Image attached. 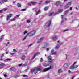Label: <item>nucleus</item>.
I'll return each instance as SVG.
<instances>
[{
    "instance_id": "obj_1",
    "label": "nucleus",
    "mask_w": 79,
    "mask_h": 79,
    "mask_svg": "<svg viewBox=\"0 0 79 79\" xmlns=\"http://www.w3.org/2000/svg\"><path fill=\"white\" fill-rule=\"evenodd\" d=\"M41 70V68H40V66H39L35 68L34 69H32L31 70V73L32 74L33 73H34V74H35L37 73V71H40Z\"/></svg>"
},
{
    "instance_id": "obj_2",
    "label": "nucleus",
    "mask_w": 79,
    "mask_h": 79,
    "mask_svg": "<svg viewBox=\"0 0 79 79\" xmlns=\"http://www.w3.org/2000/svg\"><path fill=\"white\" fill-rule=\"evenodd\" d=\"M35 34V30H33L30 33L27 34V35L29 36V37H32Z\"/></svg>"
},
{
    "instance_id": "obj_3",
    "label": "nucleus",
    "mask_w": 79,
    "mask_h": 79,
    "mask_svg": "<svg viewBox=\"0 0 79 79\" xmlns=\"http://www.w3.org/2000/svg\"><path fill=\"white\" fill-rule=\"evenodd\" d=\"M51 20H49L45 24L44 26V27H49L51 25Z\"/></svg>"
},
{
    "instance_id": "obj_4",
    "label": "nucleus",
    "mask_w": 79,
    "mask_h": 79,
    "mask_svg": "<svg viewBox=\"0 0 79 79\" xmlns=\"http://www.w3.org/2000/svg\"><path fill=\"white\" fill-rule=\"evenodd\" d=\"M53 68V66L51 65L49 67H48L47 68L44 69L43 70V72H46V71H49L50 69H52V68Z\"/></svg>"
},
{
    "instance_id": "obj_5",
    "label": "nucleus",
    "mask_w": 79,
    "mask_h": 79,
    "mask_svg": "<svg viewBox=\"0 0 79 79\" xmlns=\"http://www.w3.org/2000/svg\"><path fill=\"white\" fill-rule=\"evenodd\" d=\"M47 58L49 63H52V62H53V61H54V59H52V57H51L50 56H48L47 57Z\"/></svg>"
},
{
    "instance_id": "obj_6",
    "label": "nucleus",
    "mask_w": 79,
    "mask_h": 79,
    "mask_svg": "<svg viewBox=\"0 0 79 79\" xmlns=\"http://www.w3.org/2000/svg\"><path fill=\"white\" fill-rule=\"evenodd\" d=\"M76 62H74L73 64L70 67V69H74V68H77V67H78V66L75 65V64H76Z\"/></svg>"
},
{
    "instance_id": "obj_7",
    "label": "nucleus",
    "mask_w": 79,
    "mask_h": 79,
    "mask_svg": "<svg viewBox=\"0 0 79 79\" xmlns=\"http://www.w3.org/2000/svg\"><path fill=\"white\" fill-rule=\"evenodd\" d=\"M71 5V2H70L68 3L65 6V8H68Z\"/></svg>"
},
{
    "instance_id": "obj_8",
    "label": "nucleus",
    "mask_w": 79,
    "mask_h": 79,
    "mask_svg": "<svg viewBox=\"0 0 79 79\" xmlns=\"http://www.w3.org/2000/svg\"><path fill=\"white\" fill-rule=\"evenodd\" d=\"M57 43H60V44H57V46L56 47V50H57V49H58V48H59V47H60V44H62L61 43H60V40H59L57 41Z\"/></svg>"
},
{
    "instance_id": "obj_9",
    "label": "nucleus",
    "mask_w": 79,
    "mask_h": 79,
    "mask_svg": "<svg viewBox=\"0 0 79 79\" xmlns=\"http://www.w3.org/2000/svg\"><path fill=\"white\" fill-rule=\"evenodd\" d=\"M44 39V38L43 37H41V38L37 42V43H40V42H41V41H42Z\"/></svg>"
},
{
    "instance_id": "obj_10",
    "label": "nucleus",
    "mask_w": 79,
    "mask_h": 79,
    "mask_svg": "<svg viewBox=\"0 0 79 79\" xmlns=\"http://www.w3.org/2000/svg\"><path fill=\"white\" fill-rule=\"evenodd\" d=\"M39 54H40V52H37L35 54L33 57V59H34V58H35L36 56H37V55H39Z\"/></svg>"
},
{
    "instance_id": "obj_11",
    "label": "nucleus",
    "mask_w": 79,
    "mask_h": 79,
    "mask_svg": "<svg viewBox=\"0 0 79 79\" xmlns=\"http://www.w3.org/2000/svg\"><path fill=\"white\" fill-rule=\"evenodd\" d=\"M21 59L23 61L24 60L26 59V56H25V55L22 56L21 58Z\"/></svg>"
},
{
    "instance_id": "obj_12",
    "label": "nucleus",
    "mask_w": 79,
    "mask_h": 79,
    "mask_svg": "<svg viewBox=\"0 0 79 79\" xmlns=\"http://www.w3.org/2000/svg\"><path fill=\"white\" fill-rule=\"evenodd\" d=\"M10 71H15L16 69L14 67H11L10 69Z\"/></svg>"
},
{
    "instance_id": "obj_13",
    "label": "nucleus",
    "mask_w": 79,
    "mask_h": 79,
    "mask_svg": "<svg viewBox=\"0 0 79 79\" xmlns=\"http://www.w3.org/2000/svg\"><path fill=\"white\" fill-rule=\"evenodd\" d=\"M60 4V1H57L56 2L55 4V5H59Z\"/></svg>"
},
{
    "instance_id": "obj_14",
    "label": "nucleus",
    "mask_w": 79,
    "mask_h": 79,
    "mask_svg": "<svg viewBox=\"0 0 79 79\" xmlns=\"http://www.w3.org/2000/svg\"><path fill=\"white\" fill-rule=\"evenodd\" d=\"M49 65V64H45V63H43V65L44 67H47V66H48Z\"/></svg>"
},
{
    "instance_id": "obj_15",
    "label": "nucleus",
    "mask_w": 79,
    "mask_h": 79,
    "mask_svg": "<svg viewBox=\"0 0 79 79\" xmlns=\"http://www.w3.org/2000/svg\"><path fill=\"white\" fill-rule=\"evenodd\" d=\"M51 53L52 55H55L56 54V52H54V50H52L51 51Z\"/></svg>"
},
{
    "instance_id": "obj_16",
    "label": "nucleus",
    "mask_w": 79,
    "mask_h": 79,
    "mask_svg": "<svg viewBox=\"0 0 79 79\" xmlns=\"http://www.w3.org/2000/svg\"><path fill=\"white\" fill-rule=\"evenodd\" d=\"M17 18V17H15L14 18L11 19V20H10V21H15V20H16V19Z\"/></svg>"
},
{
    "instance_id": "obj_17",
    "label": "nucleus",
    "mask_w": 79,
    "mask_h": 79,
    "mask_svg": "<svg viewBox=\"0 0 79 79\" xmlns=\"http://www.w3.org/2000/svg\"><path fill=\"white\" fill-rule=\"evenodd\" d=\"M57 39V38L56 37H55L52 38V40H56Z\"/></svg>"
},
{
    "instance_id": "obj_18",
    "label": "nucleus",
    "mask_w": 79,
    "mask_h": 79,
    "mask_svg": "<svg viewBox=\"0 0 79 79\" xmlns=\"http://www.w3.org/2000/svg\"><path fill=\"white\" fill-rule=\"evenodd\" d=\"M63 11V9H59L57 13H61V12H62Z\"/></svg>"
},
{
    "instance_id": "obj_19",
    "label": "nucleus",
    "mask_w": 79,
    "mask_h": 79,
    "mask_svg": "<svg viewBox=\"0 0 79 79\" xmlns=\"http://www.w3.org/2000/svg\"><path fill=\"white\" fill-rule=\"evenodd\" d=\"M31 5H35L36 4V2H31Z\"/></svg>"
},
{
    "instance_id": "obj_20",
    "label": "nucleus",
    "mask_w": 79,
    "mask_h": 79,
    "mask_svg": "<svg viewBox=\"0 0 79 79\" xmlns=\"http://www.w3.org/2000/svg\"><path fill=\"white\" fill-rule=\"evenodd\" d=\"M50 1H47L45 2V4H48V3H50Z\"/></svg>"
},
{
    "instance_id": "obj_21",
    "label": "nucleus",
    "mask_w": 79,
    "mask_h": 79,
    "mask_svg": "<svg viewBox=\"0 0 79 79\" xmlns=\"http://www.w3.org/2000/svg\"><path fill=\"white\" fill-rule=\"evenodd\" d=\"M4 56V54H2V55L0 56L1 58V59H0V60H3L2 58Z\"/></svg>"
},
{
    "instance_id": "obj_22",
    "label": "nucleus",
    "mask_w": 79,
    "mask_h": 79,
    "mask_svg": "<svg viewBox=\"0 0 79 79\" xmlns=\"http://www.w3.org/2000/svg\"><path fill=\"white\" fill-rule=\"evenodd\" d=\"M53 14H54V13H53V12H51L49 15L48 16H52V15H53Z\"/></svg>"
},
{
    "instance_id": "obj_23",
    "label": "nucleus",
    "mask_w": 79,
    "mask_h": 79,
    "mask_svg": "<svg viewBox=\"0 0 79 79\" xmlns=\"http://www.w3.org/2000/svg\"><path fill=\"white\" fill-rule=\"evenodd\" d=\"M40 12H41L40 10H39L36 13V15H38V14H39V13H40Z\"/></svg>"
},
{
    "instance_id": "obj_24",
    "label": "nucleus",
    "mask_w": 79,
    "mask_h": 79,
    "mask_svg": "<svg viewBox=\"0 0 79 79\" xmlns=\"http://www.w3.org/2000/svg\"><path fill=\"white\" fill-rule=\"evenodd\" d=\"M7 10H8V8H6L2 9V11H6Z\"/></svg>"
},
{
    "instance_id": "obj_25",
    "label": "nucleus",
    "mask_w": 79,
    "mask_h": 79,
    "mask_svg": "<svg viewBox=\"0 0 79 79\" xmlns=\"http://www.w3.org/2000/svg\"><path fill=\"white\" fill-rule=\"evenodd\" d=\"M7 16H8L10 17V18H11V17H12V16H13V14H10L7 15Z\"/></svg>"
},
{
    "instance_id": "obj_26",
    "label": "nucleus",
    "mask_w": 79,
    "mask_h": 79,
    "mask_svg": "<svg viewBox=\"0 0 79 79\" xmlns=\"http://www.w3.org/2000/svg\"><path fill=\"white\" fill-rule=\"evenodd\" d=\"M10 17H9V16H8V15H7V19L6 20L7 21H8L10 19Z\"/></svg>"
},
{
    "instance_id": "obj_27",
    "label": "nucleus",
    "mask_w": 79,
    "mask_h": 79,
    "mask_svg": "<svg viewBox=\"0 0 79 79\" xmlns=\"http://www.w3.org/2000/svg\"><path fill=\"white\" fill-rule=\"evenodd\" d=\"M62 72V70H61V69H58V73H61V72Z\"/></svg>"
},
{
    "instance_id": "obj_28",
    "label": "nucleus",
    "mask_w": 79,
    "mask_h": 79,
    "mask_svg": "<svg viewBox=\"0 0 79 79\" xmlns=\"http://www.w3.org/2000/svg\"><path fill=\"white\" fill-rule=\"evenodd\" d=\"M8 60H11V59H6L5 60H4V61H5L6 62H7V61H8Z\"/></svg>"
},
{
    "instance_id": "obj_29",
    "label": "nucleus",
    "mask_w": 79,
    "mask_h": 79,
    "mask_svg": "<svg viewBox=\"0 0 79 79\" xmlns=\"http://www.w3.org/2000/svg\"><path fill=\"white\" fill-rule=\"evenodd\" d=\"M8 2V0H2V3H5V2Z\"/></svg>"
},
{
    "instance_id": "obj_30",
    "label": "nucleus",
    "mask_w": 79,
    "mask_h": 79,
    "mask_svg": "<svg viewBox=\"0 0 79 79\" xmlns=\"http://www.w3.org/2000/svg\"><path fill=\"white\" fill-rule=\"evenodd\" d=\"M27 36H28L27 35V36H26V37H25L22 40V41H24L26 39V38L27 37Z\"/></svg>"
},
{
    "instance_id": "obj_31",
    "label": "nucleus",
    "mask_w": 79,
    "mask_h": 79,
    "mask_svg": "<svg viewBox=\"0 0 79 79\" xmlns=\"http://www.w3.org/2000/svg\"><path fill=\"white\" fill-rule=\"evenodd\" d=\"M48 7H45L44 9V10H45V11H47V10H48Z\"/></svg>"
},
{
    "instance_id": "obj_32",
    "label": "nucleus",
    "mask_w": 79,
    "mask_h": 79,
    "mask_svg": "<svg viewBox=\"0 0 79 79\" xmlns=\"http://www.w3.org/2000/svg\"><path fill=\"white\" fill-rule=\"evenodd\" d=\"M0 66H5V64H3L2 63L0 62Z\"/></svg>"
},
{
    "instance_id": "obj_33",
    "label": "nucleus",
    "mask_w": 79,
    "mask_h": 79,
    "mask_svg": "<svg viewBox=\"0 0 79 79\" xmlns=\"http://www.w3.org/2000/svg\"><path fill=\"white\" fill-rule=\"evenodd\" d=\"M17 6H18V7H21V5L19 3L17 4Z\"/></svg>"
},
{
    "instance_id": "obj_34",
    "label": "nucleus",
    "mask_w": 79,
    "mask_h": 79,
    "mask_svg": "<svg viewBox=\"0 0 79 79\" xmlns=\"http://www.w3.org/2000/svg\"><path fill=\"white\" fill-rule=\"evenodd\" d=\"M27 31H26L24 32L23 34L25 35L26 34H27Z\"/></svg>"
},
{
    "instance_id": "obj_35",
    "label": "nucleus",
    "mask_w": 79,
    "mask_h": 79,
    "mask_svg": "<svg viewBox=\"0 0 79 79\" xmlns=\"http://www.w3.org/2000/svg\"><path fill=\"white\" fill-rule=\"evenodd\" d=\"M69 10H67L65 11V13L66 14V13H68L69 12Z\"/></svg>"
},
{
    "instance_id": "obj_36",
    "label": "nucleus",
    "mask_w": 79,
    "mask_h": 79,
    "mask_svg": "<svg viewBox=\"0 0 79 79\" xmlns=\"http://www.w3.org/2000/svg\"><path fill=\"white\" fill-rule=\"evenodd\" d=\"M64 67L65 68H67V64H64Z\"/></svg>"
},
{
    "instance_id": "obj_37",
    "label": "nucleus",
    "mask_w": 79,
    "mask_h": 79,
    "mask_svg": "<svg viewBox=\"0 0 79 79\" xmlns=\"http://www.w3.org/2000/svg\"><path fill=\"white\" fill-rule=\"evenodd\" d=\"M26 10V9H22V11H24Z\"/></svg>"
},
{
    "instance_id": "obj_38",
    "label": "nucleus",
    "mask_w": 79,
    "mask_h": 79,
    "mask_svg": "<svg viewBox=\"0 0 79 79\" xmlns=\"http://www.w3.org/2000/svg\"><path fill=\"white\" fill-rule=\"evenodd\" d=\"M68 31V29H66V30H64L63 31V32H66V31Z\"/></svg>"
},
{
    "instance_id": "obj_39",
    "label": "nucleus",
    "mask_w": 79,
    "mask_h": 79,
    "mask_svg": "<svg viewBox=\"0 0 79 79\" xmlns=\"http://www.w3.org/2000/svg\"><path fill=\"white\" fill-rule=\"evenodd\" d=\"M13 51L14 52H17V51L16 50V49H13Z\"/></svg>"
},
{
    "instance_id": "obj_40",
    "label": "nucleus",
    "mask_w": 79,
    "mask_h": 79,
    "mask_svg": "<svg viewBox=\"0 0 79 79\" xmlns=\"http://www.w3.org/2000/svg\"><path fill=\"white\" fill-rule=\"evenodd\" d=\"M22 65H23V64H19L18 65V66L19 67H20V66H22Z\"/></svg>"
},
{
    "instance_id": "obj_41",
    "label": "nucleus",
    "mask_w": 79,
    "mask_h": 79,
    "mask_svg": "<svg viewBox=\"0 0 79 79\" xmlns=\"http://www.w3.org/2000/svg\"><path fill=\"white\" fill-rule=\"evenodd\" d=\"M15 53H10V55H15Z\"/></svg>"
},
{
    "instance_id": "obj_42",
    "label": "nucleus",
    "mask_w": 79,
    "mask_h": 79,
    "mask_svg": "<svg viewBox=\"0 0 79 79\" xmlns=\"http://www.w3.org/2000/svg\"><path fill=\"white\" fill-rule=\"evenodd\" d=\"M27 66L26 64H24L23 65V66Z\"/></svg>"
},
{
    "instance_id": "obj_43",
    "label": "nucleus",
    "mask_w": 79,
    "mask_h": 79,
    "mask_svg": "<svg viewBox=\"0 0 79 79\" xmlns=\"http://www.w3.org/2000/svg\"><path fill=\"white\" fill-rule=\"evenodd\" d=\"M40 61L41 62H42V61H43V59H42V58H41L40 59Z\"/></svg>"
},
{
    "instance_id": "obj_44",
    "label": "nucleus",
    "mask_w": 79,
    "mask_h": 79,
    "mask_svg": "<svg viewBox=\"0 0 79 79\" xmlns=\"http://www.w3.org/2000/svg\"><path fill=\"white\" fill-rule=\"evenodd\" d=\"M28 5H29V6H31V5H32V4H31V3L30 2V3H28Z\"/></svg>"
},
{
    "instance_id": "obj_45",
    "label": "nucleus",
    "mask_w": 79,
    "mask_h": 79,
    "mask_svg": "<svg viewBox=\"0 0 79 79\" xmlns=\"http://www.w3.org/2000/svg\"><path fill=\"white\" fill-rule=\"evenodd\" d=\"M23 77H26V76H27L26 75H23Z\"/></svg>"
},
{
    "instance_id": "obj_46",
    "label": "nucleus",
    "mask_w": 79,
    "mask_h": 79,
    "mask_svg": "<svg viewBox=\"0 0 79 79\" xmlns=\"http://www.w3.org/2000/svg\"><path fill=\"white\" fill-rule=\"evenodd\" d=\"M27 23H30V22H31V21H30V20H27Z\"/></svg>"
},
{
    "instance_id": "obj_47",
    "label": "nucleus",
    "mask_w": 79,
    "mask_h": 79,
    "mask_svg": "<svg viewBox=\"0 0 79 79\" xmlns=\"http://www.w3.org/2000/svg\"><path fill=\"white\" fill-rule=\"evenodd\" d=\"M43 2V1H40V2L39 3V5H40L41 4V3H42Z\"/></svg>"
},
{
    "instance_id": "obj_48",
    "label": "nucleus",
    "mask_w": 79,
    "mask_h": 79,
    "mask_svg": "<svg viewBox=\"0 0 79 79\" xmlns=\"http://www.w3.org/2000/svg\"><path fill=\"white\" fill-rule=\"evenodd\" d=\"M19 16H20V15H16V17H17L18 18V17H19Z\"/></svg>"
},
{
    "instance_id": "obj_49",
    "label": "nucleus",
    "mask_w": 79,
    "mask_h": 79,
    "mask_svg": "<svg viewBox=\"0 0 79 79\" xmlns=\"http://www.w3.org/2000/svg\"><path fill=\"white\" fill-rule=\"evenodd\" d=\"M75 77V76H73L72 77V79H73L74 78V77Z\"/></svg>"
},
{
    "instance_id": "obj_50",
    "label": "nucleus",
    "mask_w": 79,
    "mask_h": 79,
    "mask_svg": "<svg viewBox=\"0 0 79 79\" xmlns=\"http://www.w3.org/2000/svg\"><path fill=\"white\" fill-rule=\"evenodd\" d=\"M10 44V42H8L7 44H6V46H7L8 44Z\"/></svg>"
},
{
    "instance_id": "obj_51",
    "label": "nucleus",
    "mask_w": 79,
    "mask_h": 79,
    "mask_svg": "<svg viewBox=\"0 0 79 79\" xmlns=\"http://www.w3.org/2000/svg\"><path fill=\"white\" fill-rule=\"evenodd\" d=\"M4 76L5 77H6V76H7V75L5 74H4Z\"/></svg>"
},
{
    "instance_id": "obj_52",
    "label": "nucleus",
    "mask_w": 79,
    "mask_h": 79,
    "mask_svg": "<svg viewBox=\"0 0 79 79\" xmlns=\"http://www.w3.org/2000/svg\"><path fill=\"white\" fill-rule=\"evenodd\" d=\"M71 71L70 70H69L68 71V72L69 73H71Z\"/></svg>"
},
{
    "instance_id": "obj_53",
    "label": "nucleus",
    "mask_w": 79,
    "mask_h": 79,
    "mask_svg": "<svg viewBox=\"0 0 79 79\" xmlns=\"http://www.w3.org/2000/svg\"><path fill=\"white\" fill-rule=\"evenodd\" d=\"M73 8L72 7H70V10L71 11L72 10V9Z\"/></svg>"
},
{
    "instance_id": "obj_54",
    "label": "nucleus",
    "mask_w": 79,
    "mask_h": 79,
    "mask_svg": "<svg viewBox=\"0 0 79 79\" xmlns=\"http://www.w3.org/2000/svg\"><path fill=\"white\" fill-rule=\"evenodd\" d=\"M61 18L62 19L63 18V15H61Z\"/></svg>"
},
{
    "instance_id": "obj_55",
    "label": "nucleus",
    "mask_w": 79,
    "mask_h": 79,
    "mask_svg": "<svg viewBox=\"0 0 79 79\" xmlns=\"http://www.w3.org/2000/svg\"><path fill=\"white\" fill-rule=\"evenodd\" d=\"M2 11H3L2 10H0V13H2Z\"/></svg>"
},
{
    "instance_id": "obj_56",
    "label": "nucleus",
    "mask_w": 79,
    "mask_h": 79,
    "mask_svg": "<svg viewBox=\"0 0 79 79\" xmlns=\"http://www.w3.org/2000/svg\"><path fill=\"white\" fill-rule=\"evenodd\" d=\"M49 50V48H48L47 49V51H48Z\"/></svg>"
},
{
    "instance_id": "obj_57",
    "label": "nucleus",
    "mask_w": 79,
    "mask_h": 79,
    "mask_svg": "<svg viewBox=\"0 0 79 79\" xmlns=\"http://www.w3.org/2000/svg\"><path fill=\"white\" fill-rule=\"evenodd\" d=\"M77 55V53H75L74 54V55L76 56Z\"/></svg>"
},
{
    "instance_id": "obj_58",
    "label": "nucleus",
    "mask_w": 79,
    "mask_h": 79,
    "mask_svg": "<svg viewBox=\"0 0 79 79\" xmlns=\"http://www.w3.org/2000/svg\"><path fill=\"white\" fill-rule=\"evenodd\" d=\"M2 38H0V40H2Z\"/></svg>"
},
{
    "instance_id": "obj_59",
    "label": "nucleus",
    "mask_w": 79,
    "mask_h": 79,
    "mask_svg": "<svg viewBox=\"0 0 79 79\" xmlns=\"http://www.w3.org/2000/svg\"><path fill=\"white\" fill-rule=\"evenodd\" d=\"M63 22H64V21L62 20V21H61V23H63Z\"/></svg>"
},
{
    "instance_id": "obj_60",
    "label": "nucleus",
    "mask_w": 79,
    "mask_h": 79,
    "mask_svg": "<svg viewBox=\"0 0 79 79\" xmlns=\"http://www.w3.org/2000/svg\"><path fill=\"white\" fill-rule=\"evenodd\" d=\"M32 45V44H30L28 46V47H29L30 46H31Z\"/></svg>"
},
{
    "instance_id": "obj_61",
    "label": "nucleus",
    "mask_w": 79,
    "mask_h": 79,
    "mask_svg": "<svg viewBox=\"0 0 79 79\" xmlns=\"http://www.w3.org/2000/svg\"><path fill=\"white\" fill-rule=\"evenodd\" d=\"M72 14H73V13L71 12V13L70 14V15H72Z\"/></svg>"
},
{
    "instance_id": "obj_62",
    "label": "nucleus",
    "mask_w": 79,
    "mask_h": 79,
    "mask_svg": "<svg viewBox=\"0 0 79 79\" xmlns=\"http://www.w3.org/2000/svg\"><path fill=\"white\" fill-rule=\"evenodd\" d=\"M64 21H66V18H65V19H64Z\"/></svg>"
},
{
    "instance_id": "obj_63",
    "label": "nucleus",
    "mask_w": 79,
    "mask_h": 79,
    "mask_svg": "<svg viewBox=\"0 0 79 79\" xmlns=\"http://www.w3.org/2000/svg\"><path fill=\"white\" fill-rule=\"evenodd\" d=\"M68 0H64V2H66V1H68Z\"/></svg>"
},
{
    "instance_id": "obj_64",
    "label": "nucleus",
    "mask_w": 79,
    "mask_h": 79,
    "mask_svg": "<svg viewBox=\"0 0 79 79\" xmlns=\"http://www.w3.org/2000/svg\"><path fill=\"white\" fill-rule=\"evenodd\" d=\"M8 52H6V54H8Z\"/></svg>"
}]
</instances>
